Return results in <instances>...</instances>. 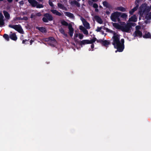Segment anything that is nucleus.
<instances>
[{"mask_svg":"<svg viewBox=\"0 0 151 151\" xmlns=\"http://www.w3.org/2000/svg\"><path fill=\"white\" fill-rule=\"evenodd\" d=\"M106 31L113 35V36L112 37L113 39L112 44L114 47L117 50L115 51V52H117V51L119 52H122L124 48V39H122L120 41H119L120 38L119 35L116 33L114 31L108 28L106 29Z\"/></svg>","mask_w":151,"mask_h":151,"instance_id":"obj_1","label":"nucleus"},{"mask_svg":"<svg viewBox=\"0 0 151 151\" xmlns=\"http://www.w3.org/2000/svg\"><path fill=\"white\" fill-rule=\"evenodd\" d=\"M120 23V24L117 23H113L112 25L116 29L126 32H130L132 28V26H134L135 25V23L131 22L127 23V24L124 22Z\"/></svg>","mask_w":151,"mask_h":151,"instance_id":"obj_2","label":"nucleus"},{"mask_svg":"<svg viewBox=\"0 0 151 151\" xmlns=\"http://www.w3.org/2000/svg\"><path fill=\"white\" fill-rule=\"evenodd\" d=\"M150 9H151V5L149 7L147 6V4H143L139 8V13L141 16L144 17V15L149 11Z\"/></svg>","mask_w":151,"mask_h":151,"instance_id":"obj_3","label":"nucleus"},{"mask_svg":"<svg viewBox=\"0 0 151 151\" xmlns=\"http://www.w3.org/2000/svg\"><path fill=\"white\" fill-rule=\"evenodd\" d=\"M120 16V13L118 12H114L112 14L111 18V20L114 22H116V20L119 22H120V19L119 18V17Z\"/></svg>","mask_w":151,"mask_h":151,"instance_id":"obj_4","label":"nucleus"},{"mask_svg":"<svg viewBox=\"0 0 151 151\" xmlns=\"http://www.w3.org/2000/svg\"><path fill=\"white\" fill-rule=\"evenodd\" d=\"M9 27L13 28L18 31V32L23 34L24 31L20 25H13L9 24Z\"/></svg>","mask_w":151,"mask_h":151,"instance_id":"obj_5","label":"nucleus"},{"mask_svg":"<svg viewBox=\"0 0 151 151\" xmlns=\"http://www.w3.org/2000/svg\"><path fill=\"white\" fill-rule=\"evenodd\" d=\"M45 41L48 42V43L52 46H54L56 43V41L53 37H50L46 39Z\"/></svg>","mask_w":151,"mask_h":151,"instance_id":"obj_6","label":"nucleus"},{"mask_svg":"<svg viewBox=\"0 0 151 151\" xmlns=\"http://www.w3.org/2000/svg\"><path fill=\"white\" fill-rule=\"evenodd\" d=\"M80 19L84 27L87 29H90V27L89 24L87 22L85 19L82 17H81Z\"/></svg>","mask_w":151,"mask_h":151,"instance_id":"obj_7","label":"nucleus"},{"mask_svg":"<svg viewBox=\"0 0 151 151\" xmlns=\"http://www.w3.org/2000/svg\"><path fill=\"white\" fill-rule=\"evenodd\" d=\"M96 40V38H93L92 40H83L81 42V45H84L86 44H91L94 42Z\"/></svg>","mask_w":151,"mask_h":151,"instance_id":"obj_8","label":"nucleus"},{"mask_svg":"<svg viewBox=\"0 0 151 151\" xmlns=\"http://www.w3.org/2000/svg\"><path fill=\"white\" fill-rule=\"evenodd\" d=\"M79 28L80 30L83 32L84 34L86 35H88V32L86 28L82 25L80 26Z\"/></svg>","mask_w":151,"mask_h":151,"instance_id":"obj_9","label":"nucleus"},{"mask_svg":"<svg viewBox=\"0 0 151 151\" xmlns=\"http://www.w3.org/2000/svg\"><path fill=\"white\" fill-rule=\"evenodd\" d=\"M68 27L69 30V33L70 36L71 37L73 35L74 32L73 28L72 27V25L70 24H69Z\"/></svg>","mask_w":151,"mask_h":151,"instance_id":"obj_10","label":"nucleus"},{"mask_svg":"<svg viewBox=\"0 0 151 151\" xmlns=\"http://www.w3.org/2000/svg\"><path fill=\"white\" fill-rule=\"evenodd\" d=\"M133 35L134 37L137 36L141 37L142 36V32L139 30H136L135 32L134 33Z\"/></svg>","mask_w":151,"mask_h":151,"instance_id":"obj_11","label":"nucleus"},{"mask_svg":"<svg viewBox=\"0 0 151 151\" xmlns=\"http://www.w3.org/2000/svg\"><path fill=\"white\" fill-rule=\"evenodd\" d=\"M94 19L98 23L100 24H102L103 22L102 20L98 16L96 15L94 16Z\"/></svg>","mask_w":151,"mask_h":151,"instance_id":"obj_12","label":"nucleus"},{"mask_svg":"<svg viewBox=\"0 0 151 151\" xmlns=\"http://www.w3.org/2000/svg\"><path fill=\"white\" fill-rule=\"evenodd\" d=\"M28 1L32 7H35L38 3V2L35 0H28Z\"/></svg>","mask_w":151,"mask_h":151,"instance_id":"obj_13","label":"nucleus"},{"mask_svg":"<svg viewBox=\"0 0 151 151\" xmlns=\"http://www.w3.org/2000/svg\"><path fill=\"white\" fill-rule=\"evenodd\" d=\"M4 17L1 13H0V27L4 26Z\"/></svg>","mask_w":151,"mask_h":151,"instance_id":"obj_14","label":"nucleus"},{"mask_svg":"<svg viewBox=\"0 0 151 151\" xmlns=\"http://www.w3.org/2000/svg\"><path fill=\"white\" fill-rule=\"evenodd\" d=\"M51 12L54 14L58 16L62 15V13L59 12L57 10L55 9H52L51 10Z\"/></svg>","mask_w":151,"mask_h":151,"instance_id":"obj_15","label":"nucleus"},{"mask_svg":"<svg viewBox=\"0 0 151 151\" xmlns=\"http://www.w3.org/2000/svg\"><path fill=\"white\" fill-rule=\"evenodd\" d=\"M137 18L136 16L135 15H134L133 16H132L131 18H129L128 21L129 22H136L137 20Z\"/></svg>","mask_w":151,"mask_h":151,"instance_id":"obj_16","label":"nucleus"},{"mask_svg":"<svg viewBox=\"0 0 151 151\" xmlns=\"http://www.w3.org/2000/svg\"><path fill=\"white\" fill-rule=\"evenodd\" d=\"M44 16L47 18L49 21H52L53 19L52 16L49 14H44Z\"/></svg>","mask_w":151,"mask_h":151,"instance_id":"obj_17","label":"nucleus"},{"mask_svg":"<svg viewBox=\"0 0 151 151\" xmlns=\"http://www.w3.org/2000/svg\"><path fill=\"white\" fill-rule=\"evenodd\" d=\"M10 38L13 40H16L17 39V37L14 33H12L9 35Z\"/></svg>","mask_w":151,"mask_h":151,"instance_id":"obj_18","label":"nucleus"},{"mask_svg":"<svg viewBox=\"0 0 151 151\" xmlns=\"http://www.w3.org/2000/svg\"><path fill=\"white\" fill-rule=\"evenodd\" d=\"M36 28L37 29H38L40 32H43V33H45L46 32V30L45 28L44 27H37Z\"/></svg>","mask_w":151,"mask_h":151,"instance_id":"obj_19","label":"nucleus"},{"mask_svg":"<svg viewBox=\"0 0 151 151\" xmlns=\"http://www.w3.org/2000/svg\"><path fill=\"white\" fill-rule=\"evenodd\" d=\"M70 3L72 5H76L78 7H80V4L75 0L71 1Z\"/></svg>","mask_w":151,"mask_h":151,"instance_id":"obj_20","label":"nucleus"},{"mask_svg":"<svg viewBox=\"0 0 151 151\" xmlns=\"http://www.w3.org/2000/svg\"><path fill=\"white\" fill-rule=\"evenodd\" d=\"M65 15L70 18H73L74 16L73 14L69 12H65Z\"/></svg>","mask_w":151,"mask_h":151,"instance_id":"obj_21","label":"nucleus"},{"mask_svg":"<svg viewBox=\"0 0 151 151\" xmlns=\"http://www.w3.org/2000/svg\"><path fill=\"white\" fill-rule=\"evenodd\" d=\"M104 6L107 8H111V6L106 1H104L103 3Z\"/></svg>","mask_w":151,"mask_h":151,"instance_id":"obj_22","label":"nucleus"},{"mask_svg":"<svg viewBox=\"0 0 151 151\" xmlns=\"http://www.w3.org/2000/svg\"><path fill=\"white\" fill-rule=\"evenodd\" d=\"M138 5H137L135 7L129 11V13L131 14H132L138 8Z\"/></svg>","mask_w":151,"mask_h":151,"instance_id":"obj_23","label":"nucleus"},{"mask_svg":"<svg viewBox=\"0 0 151 151\" xmlns=\"http://www.w3.org/2000/svg\"><path fill=\"white\" fill-rule=\"evenodd\" d=\"M151 37V35L150 33L149 32L146 33L143 36V37L146 38H150Z\"/></svg>","mask_w":151,"mask_h":151,"instance_id":"obj_24","label":"nucleus"},{"mask_svg":"<svg viewBox=\"0 0 151 151\" xmlns=\"http://www.w3.org/2000/svg\"><path fill=\"white\" fill-rule=\"evenodd\" d=\"M4 13L6 18L7 19H9L10 18V15L6 11H4Z\"/></svg>","mask_w":151,"mask_h":151,"instance_id":"obj_25","label":"nucleus"},{"mask_svg":"<svg viewBox=\"0 0 151 151\" xmlns=\"http://www.w3.org/2000/svg\"><path fill=\"white\" fill-rule=\"evenodd\" d=\"M59 31L61 34H63L65 37H67V34L65 33L64 29H63L62 28H60L59 29Z\"/></svg>","mask_w":151,"mask_h":151,"instance_id":"obj_26","label":"nucleus"},{"mask_svg":"<svg viewBox=\"0 0 151 151\" xmlns=\"http://www.w3.org/2000/svg\"><path fill=\"white\" fill-rule=\"evenodd\" d=\"M78 34L77 33H75L74 34L73 39L76 42H78Z\"/></svg>","mask_w":151,"mask_h":151,"instance_id":"obj_27","label":"nucleus"},{"mask_svg":"<svg viewBox=\"0 0 151 151\" xmlns=\"http://www.w3.org/2000/svg\"><path fill=\"white\" fill-rule=\"evenodd\" d=\"M116 9L122 12H125L126 10L125 9L122 7H118L116 8Z\"/></svg>","mask_w":151,"mask_h":151,"instance_id":"obj_28","label":"nucleus"},{"mask_svg":"<svg viewBox=\"0 0 151 151\" xmlns=\"http://www.w3.org/2000/svg\"><path fill=\"white\" fill-rule=\"evenodd\" d=\"M145 18L147 19H151V13H147L145 16Z\"/></svg>","mask_w":151,"mask_h":151,"instance_id":"obj_29","label":"nucleus"},{"mask_svg":"<svg viewBox=\"0 0 151 151\" xmlns=\"http://www.w3.org/2000/svg\"><path fill=\"white\" fill-rule=\"evenodd\" d=\"M58 6L60 9L63 10H64L65 9V8L63 4L60 3L58 4Z\"/></svg>","mask_w":151,"mask_h":151,"instance_id":"obj_30","label":"nucleus"},{"mask_svg":"<svg viewBox=\"0 0 151 151\" xmlns=\"http://www.w3.org/2000/svg\"><path fill=\"white\" fill-rule=\"evenodd\" d=\"M121 17L124 19H126L127 18V15L126 13H123L121 15Z\"/></svg>","mask_w":151,"mask_h":151,"instance_id":"obj_31","label":"nucleus"},{"mask_svg":"<svg viewBox=\"0 0 151 151\" xmlns=\"http://www.w3.org/2000/svg\"><path fill=\"white\" fill-rule=\"evenodd\" d=\"M61 23L63 25L65 26H68V25L69 24H68L67 22L64 20L62 21H61Z\"/></svg>","mask_w":151,"mask_h":151,"instance_id":"obj_32","label":"nucleus"},{"mask_svg":"<svg viewBox=\"0 0 151 151\" xmlns=\"http://www.w3.org/2000/svg\"><path fill=\"white\" fill-rule=\"evenodd\" d=\"M3 37L7 41H9V37L8 35L4 34L3 35Z\"/></svg>","mask_w":151,"mask_h":151,"instance_id":"obj_33","label":"nucleus"},{"mask_svg":"<svg viewBox=\"0 0 151 151\" xmlns=\"http://www.w3.org/2000/svg\"><path fill=\"white\" fill-rule=\"evenodd\" d=\"M103 44L104 45L106 46L109 45V43L108 41L105 40L103 42Z\"/></svg>","mask_w":151,"mask_h":151,"instance_id":"obj_34","label":"nucleus"},{"mask_svg":"<svg viewBox=\"0 0 151 151\" xmlns=\"http://www.w3.org/2000/svg\"><path fill=\"white\" fill-rule=\"evenodd\" d=\"M37 8H42L43 7V5L42 4H38V3L36 6Z\"/></svg>","mask_w":151,"mask_h":151,"instance_id":"obj_35","label":"nucleus"},{"mask_svg":"<svg viewBox=\"0 0 151 151\" xmlns=\"http://www.w3.org/2000/svg\"><path fill=\"white\" fill-rule=\"evenodd\" d=\"M78 37L79 39L81 40L83 38V35L82 34L79 33L78 34Z\"/></svg>","mask_w":151,"mask_h":151,"instance_id":"obj_36","label":"nucleus"},{"mask_svg":"<svg viewBox=\"0 0 151 151\" xmlns=\"http://www.w3.org/2000/svg\"><path fill=\"white\" fill-rule=\"evenodd\" d=\"M102 29V27H98L96 31L97 32H101V31Z\"/></svg>","mask_w":151,"mask_h":151,"instance_id":"obj_37","label":"nucleus"},{"mask_svg":"<svg viewBox=\"0 0 151 151\" xmlns=\"http://www.w3.org/2000/svg\"><path fill=\"white\" fill-rule=\"evenodd\" d=\"M42 20L43 21V22H48V19L46 17H43L42 19Z\"/></svg>","mask_w":151,"mask_h":151,"instance_id":"obj_38","label":"nucleus"},{"mask_svg":"<svg viewBox=\"0 0 151 151\" xmlns=\"http://www.w3.org/2000/svg\"><path fill=\"white\" fill-rule=\"evenodd\" d=\"M93 7L94 8H96L98 7V5L96 4H94L93 5Z\"/></svg>","mask_w":151,"mask_h":151,"instance_id":"obj_39","label":"nucleus"},{"mask_svg":"<svg viewBox=\"0 0 151 151\" xmlns=\"http://www.w3.org/2000/svg\"><path fill=\"white\" fill-rule=\"evenodd\" d=\"M49 5H50L51 6H53V3H52V2H51V1H50V0H49Z\"/></svg>","mask_w":151,"mask_h":151,"instance_id":"obj_40","label":"nucleus"},{"mask_svg":"<svg viewBox=\"0 0 151 151\" xmlns=\"http://www.w3.org/2000/svg\"><path fill=\"white\" fill-rule=\"evenodd\" d=\"M19 3L20 4V5H22L24 4V3L23 1H20L19 2Z\"/></svg>","mask_w":151,"mask_h":151,"instance_id":"obj_41","label":"nucleus"},{"mask_svg":"<svg viewBox=\"0 0 151 151\" xmlns=\"http://www.w3.org/2000/svg\"><path fill=\"white\" fill-rule=\"evenodd\" d=\"M140 28V26H136V30H139Z\"/></svg>","mask_w":151,"mask_h":151,"instance_id":"obj_42","label":"nucleus"},{"mask_svg":"<svg viewBox=\"0 0 151 151\" xmlns=\"http://www.w3.org/2000/svg\"><path fill=\"white\" fill-rule=\"evenodd\" d=\"M111 12V11H106V13L107 14H109L110 13V12Z\"/></svg>","mask_w":151,"mask_h":151,"instance_id":"obj_43","label":"nucleus"},{"mask_svg":"<svg viewBox=\"0 0 151 151\" xmlns=\"http://www.w3.org/2000/svg\"><path fill=\"white\" fill-rule=\"evenodd\" d=\"M41 14L40 13H39L36 14V15L37 16H40L41 15Z\"/></svg>","mask_w":151,"mask_h":151,"instance_id":"obj_44","label":"nucleus"},{"mask_svg":"<svg viewBox=\"0 0 151 151\" xmlns=\"http://www.w3.org/2000/svg\"><path fill=\"white\" fill-rule=\"evenodd\" d=\"M20 19L19 17H16L14 19V20H16L17 19Z\"/></svg>","mask_w":151,"mask_h":151,"instance_id":"obj_45","label":"nucleus"},{"mask_svg":"<svg viewBox=\"0 0 151 151\" xmlns=\"http://www.w3.org/2000/svg\"><path fill=\"white\" fill-rule=\"evenodd\" d=\"M91 48L92 49L94 47V45L93 44H92L91 46Z\"/></svg>","mask_w":151,"mask_h":151,"instance_id":"obj_46","label":"nucleus"},{"mask_svg":"<svg viewBox=\"0 0 151 151\" xmlns=\"http://www.w3.org/2000/svg\"><path fill=\"white\" fill-rule=\"evenodd\" d=\"M95 11L96 12H98L99 11V10L97 9V8H96V9H95Z\"/></svg>","mask_w":151,"mask_h":151,"instance_id":"obj_47","label":"nucleus"},{"mask_svg":"<svg viewBox=\"0 0 151 151\" xmlns=\"http://www.w3.org/2000/svg\"><path fill=\"white\" fill-rule=\"evenodd\" d=\"M27 41V40H23V41H22L23 43V44L25 43V42Z\"/></svg>","mask_w":151,"mask_h":151,"instance_id":"obj_48","label":"nucleus"},{"mask_svg":"<svg viewBox=\"0 0 151 151\" xmlns=\"http://www.w3.org/2000/svg\"><path fill=\"white\" fill-rule=\"evenodd\" d=\"M7 1L9 2H12L13 0H7Z\"/></svg>","mask_w":151,"mask_h":151,"instance_id":"obj_49","label":"nucleus"},{"mask_svg":"<svg viewBox=\"0 0 151 151\" xmlns=\"http://www.w3.org/2000/svg\"><path fill=\"white\" fill-rule=\"evenodd\" d=\"M33 42V41H32V40H30V45H31V44H32V42Z\"/></svg>","mask_w":151,"mask_h":151,"instance_id":"obj_50","label":"nucleus"},{"mask_svg":"<svg viewBox=\"0 0 151 151\" xmlns=\"http://www.w3.org/2000/svg\"><path fill=\"white\" fill-rule=\"evenodd\" d=\"M93 1L96 2L97 1V0H92Z\"/></svg>","mask_w":151,"mask_h":151,"instance_id":"obj_51","label":"nucleus"},{"mask_svg":"<svg viewBox=\"0 0 151 151\" xmlns=\"http://www.w3.org/2000/svg\"><path fill=\"white\" fill-rule=\"evenodd\" d=\"M38 1H39L40 2H42V0H37Z\"/></svg>","mask_w":151,"mask_h":151,"instance_id":"obj_52","label":"nucleus"},{"mask_svg":"<svg viewBox=\"0 0 151 151\" xmlns=\"http://www.w3.org/2000/svg\"><path fill=\"white\" fill-rule=\"evenodd\" d=\"M101 33H102V34H104V33L103 32H102V31H101Z\"/></svg>","mask_w":151,"mask_h":151,"instance_id":"obj_53","label":"nucleus"},{"mask_svg":"<svg viewBox=\"0 0 151 151\" xmlns=\"http://www.w3.org/2000/svg\"><path fill=\"white\" fill-rule=\"evenodd\" d=\"M139 0H136V2H137H137H138Z\"/></svg>","mask_w":151,"mask_h":151,"instance_id":"obj_54","label":"nucleus"},{"mask_svg":"<svg viewBox=\"0 0 151 151\" xmlns=\"http://www.w3.org/2000/svg\"><path fill=\"white\" fill-rule=\"evenodd\" d=\"M78 1H81V0H77Z\"/></svg>","mask_w":151,"mask_h":151,"instance_id":"obj_55","label":"nucleus"},{"mask_svg":"<svg viewBox=\"0 0 151 151\" xmlns=\"http://www.w3.org/2000/svg\"><path fill=\"white\" fill-rule=\"evenodd\" d=\"M16 1H17L19 0H15Z\"/></svg>","mask_w":151,"mask_h":151,"instance_id":"obj_56","label":"nucleus"},{"mask_svg":"<svg viewBox=\"0 0 151 151\" xmlns=\"http://www.w3.org/2000/svg\"><path fill=\"white\" fill-rule=\"evenodd\" d=\"M93 50H91V51H93Z\"/></svg>","mask_w":151,"mask_h":151,"instance_id":"obj_57","label":"nucleus"},{"mask_svg":"<svg viewBox=\"0 0 151 151\" xmlns=\"http://www.w3.org/2000/svg\"><path fill=\"white\" fill-rule=\"evenodd\" d=\"M3 0H0V1H3Z\"/></svg>","mask_w":151,"mask_h":151,"instance_id":"obj_58","label":"nucleus"},{"mask_svg":"<svg viewBox=\"0 0 151 151\" xmlns=\"http://www.w3.org/2000/svg\"><path fill=\"white\" fill-rule=\"evenodd\" d=\"M82 1H84V0H82Z\"/></svg>","mask_w":151,"mask_h":151,"instance_id":"obj_59","label":"nucleus"}]
</instances>
